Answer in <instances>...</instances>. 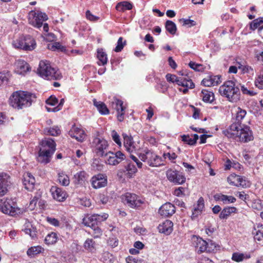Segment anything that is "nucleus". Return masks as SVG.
Returning <instances> with one entry per match:
<instances>
[{"mask_svg":"<svg viewBox=\"0 0 263 263\" xmlns=\"http://www.w3.org/2000/svg\"><path fill=\"white\" fill-rule=\"evenodd\" d=\"M223 133L228 138L240 142H248L253 139L252 133L250 128L238 123L232 124L228 129L223 130Z\"/></svg>","mask_w":263,"mask_h":263,"instance_id":"1","label":"nucleus"},{"mask_svg":"<svg viewBox=\"0 0 263 263\" xmlns=\"http://www.w3.org/2000/svg\"><path fill=\"white\" fill-rule=\"evenodd\" d=\"M34 96L25 91H16L9 98V104L17 109H23L31 105L32 98Z\"/></svg>","mask_w":263,"mask_h":263,"instance_id":"2","label":"nucleus"},{"mask_svg":"<svg viewBox=\"0 0 263 263\" xmlns=\"http://www.w3.org/2000/svg\"><path fill=\"white\" fill-rule=\"evenodd\" d=\"M41 145L37 159L40 163L47 164L50 162L55 151L56 144L52 139H45L42 141Z\"/></svg>","mask_w":263,"mask_h":263,"instance_id":"3","label":"nucleus"},{"mask_svg":"<svg viewBox=\"0 0 263 263\" xmlns=\"http://www.w3.org/2000/svg\"><path fill=\"white\" fill-rule=\"evenodd\" d=\"M37 73L43 78L48 80H58L62 78L60 71L52 67L50 62L47 60L40 61Z\"/></svg>","mask_w":263,"mask_h":263,"instance_id":"4","label":"nucleus"},{"mask_svg":"<svg viewBox=\"0 0 263 263\" xmlns=\"http://www.w3.org/2000/svg\"><path fill=\"white\" fill-rule=\"evenodd\" d=\"M220 94L231 102H237L240 99V91L233 81H226L219 88Z\"/></svg>","mask_w":263,"mask_h":263,"instance_id":"5","label":"nucleus"},{"mask_svg":"<svg viewBox=\"0 0 263 263\" xmlns=\"http://www.w3.org/2000/svg\"><path fill=\"white\" fill-rule=\"evenodd\" d=\"M139 157L141 160L152 167H158L164 164L162 158L147 148H145L140 152Z\"/></svg>","mask_w":263,"mask_h":263,"instance_id":"6","label":"nucleus"},{"mask_svg":"<svg viewBox=\"0 0 263 263\" xmlns=\"http://www.w3.org/2000/svg\"><path fill=\"white\" fill-rule=\"evenodd\" d=\"M0 211L4 214L15 216L23 213L24 210L18 208L16 202L11 198H3L0 200Z\"/></svg>","mask_w":263,"mask_h":263,"instance_id":"7","label":"nucleus"},{"mask_svg":"<svg viewBox=\"0 0 263 263\" xmlns=\"http://www.w3.org/2000/svg\"><path fill=\"white\" fill-rule=\"evenodd\" d=\"M92 147L97 155L103 157L107 151L108 144L107 141L103 138L96 137L92 142Z\"/></svg>","mask_w":263,"mask_h":263,"instance_id":"8","label":"nucleus"},{"mask_svg":"<svg viewBox=\"0 0 263 263\" xmlns=\"http://www.w3.org/2000/svg\"><path fill=\"white\" fill-rule=\"evenodd\" d=\"M108 217V214L106 213L87 215L83 219L82 223L85 226L93 228L97 226L98 223L106 220Z\"/></svg>","mask_w":263,"mask_h":263,"instance_id":"9","label":"nucleus"},{"mask_svg":"<svg viewBox=\"0 0 263 263\" xmlns=\"http://www.w3.org/2000/svg\"><path fill=\"white\" fill-rule=\"evenodd\" d=\"M48 20L47 15L42 12L31 11L29 14V24L36 28H40L43 23Z\"/></svg>","mask_w":263,"mask_h":263,"instance_id":"10","label":"nucleus"},{"mask_svg":"<svg viewBox=\"0 0 263 263\" xmlns=\"http://www.w3.org/2000/svg\"><path fill=\"white\" fill-rule=\"evenodd\" d=\"M103 157L105 158V163L111 165H116L125 159V155L121 151L116 153L108 151Z\"/></svg>","mask_w":263,"mask_h":263,"instance_id":"11","label":"nucleus"},{"mask_svg":"<svg viewBox=\"0 0 263 263\" xmlns=\"http://www.w3.org/2000/svg\"><path fill=\"white\" fill-rule=\"evenodd\" d=\"M123 202L132 208L139 207L143 201L136 194L131 193H126L122 196Z\"/></svg>","mask_w":263,"mask_h":263,"instance_id":"12","label":"nucleus"},{"mask_svg":"<svg viewBox=\"0 0 263 263\" xmlns=\"http://www.w3.org/2000/svg\"><path fill=\"white\" fill-rule=\"evenodd\" d=\"M122 136L124 139V146L127 152L130 154L136 153L140 149L139 143L134 141L131 136L126 134H123Z\"/></svg>","mask_w":263,"mask_h":263,"instance_id":"13","label":"nucleus"},{"mask_svg":"<svg viewBox=\"0 0 263 263\" xmlns=\"http://www.w3.org/2000/svg\"><path fill=\"white\" fill-rule=\"evenodd\" d=\"M123 104V101L116 97L113 98L110 103L111 108L116 110L118 120L120 122L123 120L125 114V107Z\"/></svg>","mask_w":263,"mask_h":263,"instance_id":"14","label":"nucleus"},{"mask_svg":"<svg viewBox=\"0 0 263 263\" xmlns=\"http://www.w3.org/2000/svg\"><path fill=\"white\" fill-rule=\"evenodd\" d=\"M167 179L175 184H182L185 181V177L182 173L173 170H168L166 173Z\"/></svg>","mask_w":263,"mask_h":263,"instance_id":"15","label":"nucleus"},{"mask_svg":"<svg viewBox=\"0 0 263 263\" xmlns=\"http://www.w3.org/2000/svg\"><path fill=\"white\" fill-rule=\"evenodd\" d=\"M228 181L230 184L237 186L247 187L250 186V182L245 178L239 175H231L228 178Z\"/></svg>","mask_w":263,"mask_h":263,"instance_id":"16","label":"nucleus"},{"mask_svg":"<svg viewBox=\"0 0 263 263\" xmlns=\"http://www.w3.org/2000/svg\"><path fill=\"white\" fill-rule=\"evenodd\" d=\"M192 239L193 244L198 253L206 252L208 246L205 240L197 236H193Z\"/></svg>","mask_w":263,"mask_h":263,"instance_id":"17","label":"nucleus"},{"mask_svg":"<svg viewBox=\"0 0 263 263\" xmlns=\"http://www.w3.org/2000/svg\"><path fill=\"white\" fill-rule=\"evenodd\" d=\"M91 181V185L94 189L104 187L107 183L106 176L101 174L92 177Z\"/></svg>","mask_w":263,"mask_h":263,"instance_id":"18","label":"nucleus"},{"mask_svg":"<svg viewBox=\"0 0 263 263\" xmlns=\"http://www.w3.org/2000/svg\"><path fill=\"white\" fill-rule=\"evenodd\" d=\"M10 183V176L6 173L0 174V196L5 195L7 191V187Z\"/></svg>","mask_w":263,"mask_h":263,"instance_id":"19","label":"nucleus"},{"mask_svg":"<svg viewBox=\"0 0 263 263\" xmlns=\"http://www.w3.org/2000/svg\"><path fill=\"white\" fill-rule=\"evenodd\" d=\"M175 211V206L170 202H166L159 208V213L162 216L169 217L172 216Z\"/></svg>","mask_w":263,"mask_h":263,"instance_id":"20","label":"nucleus"},{"mask_svg":"<svg viewBox=\"0 0 263 263\" xmlns=\"http://www.w3.org/2000/svg\"><path fill=\"white\" fill-rule=\"evenodd\" d=\"M69 136L75 138L77 141L82 142L84 140L86 137V135L84 131L76 126H72L70 130L69 131Z\"/></svg>","mask_w":263,"mask_h":263,"instance_id":"21","label":"nucleus"},{"mask_svg":"<svg viewBox=\"0 0 263 263\" xmlns=\"http://www.w3.org/2000/svg\"><path fill=\"white\" fill-rule=\"evenodd\" d=\"M50 192L53 198L57 201H63L66 198V193L58 186H52Z\"/></svg>","mask_w":263,"mask_h":263,"instance_id":"22","label":"nucleus"},{"mask_svg":"<svg viewBox=\"0 0 263 263\" xmlns=\"http://www.w3.org/2000/svg\"><path fill=\"white\" fill-rule=\"evenodd\" d=\"M35 182V178L31 173L27 172L24 174L23 184L27 190L32 191L34 189Z\"/></svg>","mask_w":263,"mask_h":263,"instance_id":"23","label":"nucleus"},{"mask_svg":"<svg viewBox=\"0 0 263 263\" xmlns=\"http://www.w3.org/2000/svg\"><path fill=\"white\" fill-rule=\"evenodd\" d=\"M158 229L160 233L169 235L173 230V223L171 220H166L160 223Z\"/></svg>","mask_w":263,"mask_h":263,"instance_id":"24","label":"nucleus"},{"mask_svg":"<svg viewBox=\"0 0 263 263\" xmlns=\"http://www.w3.org/2000/svg\"><path fill=\"white\" fill-rule=\"evenodd\" d=\"M29 70V66L25 61L18 60L15 63V71L17 73L23 74Z\"/></svg>","mask_w":263,"mask_h":263,"instance_id":"25","label":"nucleus"},{"mask_svg":"<svg viewBox=\"0 0 263 263\" xmlns=\"http://www.w3.org/2000/svg\"><path fill=\"white\" fill-rule=\"evenodd\" d=\"M204 208V203L203 198L202 197H200L197 201V205L194 208L192 211L191 218L192 219H195L199 215L202 213Z\"/></svg>","mask_w":263,"mask_h":263,"instance_id":"26","label":"nucleus"},{"mask_svg":"<svg viewBox=\"0 0 263 263\" xmlns=\"http://www.w3.org/2000/svg\"><path fill=\"white\" fill-rule=\"evenodd\" d=\"M214 199L216 201H221L223 203L227 204L234 203L236 201V198L231 196H227L221 194H216L214 196Z\"/></svg>","mask_w":263,"mask_h":263,"instance_id":"27","label":"nucleus"},{"mask_svg":"<svg viewBox=\"0 0 263 263\" xmlns=\"http://www.w3.org/2000/svg\"><path fill=\"white\" fill-rule=\"evenodd\" d=\"M25 50L30 51L35 49L36 43L34 39L30 35H25L24 41Z\"/></svg>","mask_w":263,"mask_h":263,"instance_id":"28","label":"nucleus"},{"mask_svg":"<svg viewBox=\"0 0 263 263\" xmlns=\"http://www.w3.org/2000/svg\"><path fill=\"white\" fill-rule=\"evenodd\" d=\"M200 97L202 98L203 101L206 103H211L214 100V93L206 89H203L201 91Z\"/></svg>","mask_w":263,"mask_h":263,"instance_id":"29","label":"nucleus"},{"mask_svg":"<svg viewBox=\"0 0 263 263\" xmlns=\"http://www.w3.org/2000/svg\"><path fill=\"white\" fill-rule=\"evenodd\" d=\"M93 105L97 107V109L102 115H107L109 114V109L107 107L105 103L100 101H97L96 99H93Z\"/></svg>","mask_w":263,"mask_h":263,"instance_id":"30","label":"nucleus"},{"mask_svg":"<svg viewBox=\"0 0 263 263\" xmlns=\"http://www.w3.org/2000/svg\"><path fill=\"white\" fill-rule=\"evenodd\" d=\"M44 133L47 135L57 136L61 134V131L59 126H53V127L44 128Z\"/></svg>","mask_w":263,"mask_h":263,"instance_id":"31","label":"nucleus"},{"mask_svg":"<svg viewBox=\"0 0 263 263\" xmlns=\"http://www.w3.org/2000/svg\"><path fill=\"white\" fill-rule=\"evenodd\" d=\"M250 26L251 30H254L258 29V31H260L263 29V17H258L253 20Z\"/></svg>","mask_w":263,"mask_h":263,"instance_id":"32","label":"nucleus"},{"mask_svg":"<svg viewBox=\"0 0 263 263\" xmlns=\"http://www.w3.org/2000/svg\"><path fill=\"white\" fill-rule=\"evenodd\" d=\"M178 85L189 88L190 89H193L195 87V84L192 80L189 78H180Z\"/></svg>","mask_w":263,"mask_h":263,"instance_id":"33","label":"nucleus"},{"mask_svg":"<svg viewBox=\"0 0 263 263\" xmlns=\"http://www.w3.org/2000/svg\"><path fill=\"white\" fill-rule=\"evenodd\" d=\"M236 208L235 207H227L224 208L220 212L219 218L220 219L227 218L231 214L235 213Z\"/></svg>","mask_w":263,"mask_h":263,"instance_id":"34","label":"nucleus"},{"mask_svg":"<svg viewBox=\"0 0 263 263\" xmlns=\"http://www.w3.org/2000/svg\"><path fill=\"white\" fill-rule=\"evenodd\" d=\"M250 258V255L247 254L240 253L238 252H235L232 254V259L236 262H240L244 259H249Z\"/></svg>","mask_w":263,"mask_h":263,"instance_id":"35","label":"nucleus"},{"mask_svg":"<svg viewBox=\"0 0 263 263\" xmlns=\"http://www.w3.org/2000/svg\"><path fill=\"white\" fill-rule=\"evenodd\" d=\"M58 239L57 234L54 232H51L46 236L45 241L47 245H53L57 242Z\"/></svg>","mask_w":263,"mask_h":263,"instance_id":"36","label":"nucleus"},{"mask_svg":"<svg viewBox=\"0 0 263 263\" xmlns=\"http://www.w3.org/2000/svg\"><path fill=\"white\" fill-rule=\"evenodd\" d=\"M97 58L102 65H105L107 62V57L106 53L104 52L102 49H99L97 51ZM100 65V63H99Z\"/></svg>","mask_w":263,"mask_h":263,"instance_id":"37","label":"nucleus"},{"mask_svg":"<svg viewBox=\"0 0 263 263\" xmlns=\"http://www.w3.org/2000/svg\"><path fill=\"white\" fill-rule=\"evenodd\" d=\"M133 8L132 4L128 2H123L118 3L116 8L118 11H123L125 10H131Z\"/></svg>","mask_w":263,"mask_h":263,"instance_id":"38","label":"nucleus"},{"mask_svg":"<svg viewBox=\"0 0 263 263\" xmlns=\"http://www.w3.org/2000/svg\"><path fill=\"white\" fill-rule=\"evenodd\" d=\"M43 250L44 249L41 246H34L29 248L27 251V254L29 256L33 257L39 253H41Z\"/></svg>","mask_w":263,"mask_h":263,"instance_id":"39","label":"nucleus"},{"mask_svg":"<svg viewBox=\"0 0 263 263\" xmlns=\"http://www.w3.org/2000/svg\"><path fill=\"white\" fill-rule=\"evenodd\" d=\"M58 181L63 186H67L70 183L69 177L63 172L59 173Z\"/></svg>","mask_w":263,"mask_h":263,"instance_id":"40","label":"nucleus"},{"mask_svg":"<svg viewBox=\"0 0 263 263\" xmlns=\"http://www.w3.org/2000/svg\"><path fill=\"white\" fill-rule=\"evenodd\" d=\"M236 112V122L234 123L241 124V121L246 116L247 112L245 110L242 109L240 107H238L237 108Z\"/></svg>","mask_w":263,"mask_h":263,"instance_id":"41","label":"nucleus"},{"mask_svg":"<svg viewBox=\"0 0 263 263\" xmlns=\"http://www.w3.org/2000/svg\"><path fill=\"white\" fill-rule=\"evenodd\" d=\"M25 36H22L14 40L13 42V46L15 48L21 49L25 50L24 41Z\"/></svg>","mask_w":263,"mask_h":263,"instance_id":"42","label":"nucleus"},{"mask_svg":"<svg viewBox=\"0 0 263 263\" xmlns=\"http://www.w3.org/2000/svg\"><path fill=\"white\" fill-rule=\"evenodd\" d=\"M85 175L86 173L84 171L77 173L74 176L75 183L82 184L85 181Z\"/></svg>","mask_w":263,"mask_h":263,"instance_id":"43","label":"nucleus"},{"mask_svg":"<svg viewBox=\"0 0 263 263\" xmlns=\"http://www.w3.org/2000/svg\"><path fill=\"white\" fill-rule=\"evenodd\" d=\"M165 28L166 30L172 34L176 33L177 28L175 24L171 21H167L165 23Z\"/></svg>","mask_w":263,"mask_h":263,"instance_id":"44","label":"nucleus"},{"mask_svg":"<svg viewBox=\"0 0 263 263\" xmlns=\"http://www.w3.org/2000/svg\"><path fill=\"white\" fill-rule=\"evenodd\" d=\"M41 192L38 191L35 193L33 199L30 202L29 208L31 210H33L35 208L37 201L41 198Z\"/></svg>","mask_w":263,"mask_h":263,"instance_id":"45","label":"nucleus"},{"mask_svg":"<svg viewBox=\"0 0 263 263\" xmlns=\"http://www.w3.org/2000/svg\"><path fill=\"white\" fill-rule=\"evenodd\" d=\"M91 231L89 232V233L95 238H100L102 235V231L97 226L91 228Z\"/></svg>","mask_w":263,"mask_h":263,"instance_id":"46","label":"nucleus"},{"mask_svg":"<svg viewBox=\"0 0 263 263\" xmlns=\"http://www.w3.org/2000/svg\"><path fill=\"white\" fill-rule=\"evenodd\" d=\"M238 67L241 69L243 73H248L251 74H254V71L253 68L249 65H242L238 63Z\"/></svg>","mask_w":263,"mask_h":263,"instance_id":"47","label":"nucleus"},{"mask_svg":"<svg viewBox=\"0 0 263 263\" xmlns=\"http://www.w3.org/2000/svg\"><path fill=\"white\" fill-rule=\"evenodd\" d=\"M84 247L88 251H92L95 249V241L92 239H87L84 243Z\"/></svg>","mask_w":263,"mask_h":263,"instance_id":"48","label":"nucleus"},{"mask_svg":"<svg viewBox=\"0 0 263 263\" xmlns=\"http://www.w3.org/2000/svg\"><path fill=\"white\" fill-rule=\"evenodd\" d=\"M126 170L127 171V175L129 177H131L133 174L137 172V168L135 166L130 163H128L126 167Z\"/></svg>","mask_w":263,"mask_h":263,"instance_id":"49","label":"nucleus"},{"mask_svg":"<svg viewBox=\"0 0 263 263\" xmlns=\"http://www.w3.org/2000/svg\"><path fill=\"white\" fill-rule=\"evenodd\" d=\"M125 41H123L122 37H119L117 42V45L116 48H115L114 51L117 52L121 51L123 49L124 46H125Z\"/></svg>","mask_w":263,"mask_h":263,"instance_id":"50","label":"nucleus"},{"mask_svg":"<svg viewBox=\"0 0 263 263\" xmlns=\"http://www.w3.org/2000/svg\"><path fill=\"white\" fill-rule=\"evenodd\" d=\"M166 79L167 81L172 83H176L178 85L180 78L177 77L176 75L168 73L166 75Z\"/></svg>","mask_w":263,"mask_h":263,"instance_id":"51","label":"nucleus"},{"mask_svg":"<svg viewBox=\"0 0 263 263\" xmlns=\"http://www.w3.org/2000/svg\"><path fill=\"white\" fill-rule=\"evenodd\" d=\"M255 85L260 89H263V73L259 74L255 81Z\"/></svg>","mask_w":263,"mask_h":263,"instance_id":"52","label":"nucleus"},{"mask_svg":"<svg viewBox=\"0 0 263 263\" xmlns=\"http://www.w3.org/2000/svg\"><path fill=\"white\" fill-rule=\"evenodd\" d=\"M252 233L254 235V238L257 240H260L263 238V231L254 229Z\"/></svg>","mask_w":263,"mask_h":263,"instance_id":"53","label":"nucleus"},{"mask_svg":"<svg viewBox=\"0 0 263 263\" xmlns=\"http://www.w3.org/2000/svg\"><path fill=\"white\" fill-rule=\"evenodd\" d=\"M111 137L114 142L116 143L118 145L121 146L122 143L120 140V136L115 130L112 131Z\"/></svg>","mask_w":263,"mask_h":263,"instance_id":"54","label":"nucleus"},{"mask_svg":"<svg viewBox=\"0 0 263 263\" xmlns=\"http://www.w3.org/2000/svg\"><path fill=\"white\" fill-rule=\"evenodd\" d=\"M182 140L190 145H193L195 144V141H193L192 138H191L189 135H182L181 136Z\"/></svg>","mask_w":263,"mask_h":263,"instance_id":"55","label":"nucleus"},{"mask_svg":"<svg viewBox=\"0 0 263 263\" xmlns=\"http://www.w3.org/2000/svg\"><path fill=\"white\" fill-rule=\"evenodd\" d=\"M210 78L213 86L217 85L221 82V76L219 75L210 76Z\"/></svg>","mask_w":263,"mask_h":263,"instance_id":"56","label":"nucleus"},{"mask_svg":"<svg viewBox=\"0 0 263 263\" xmlns=\"http://www.w3.org/2000/svg\"><path fill=\"white\" fill-rule=\"evenodd\" d=\"M226 169L229 170L231 167H234L236 168H240V165L238 163H232L231 161L228 159L226 162L225 164Z\"/></svg>","mask_w":263,"mask_h":263,"instance_id":"57","label":"nucleus"},{"mask_svg":"<svg viewBox=\"0 0 263 263\" xmlns=\"http://www.w3.org/2000/svg\"><path fill=\"white\" fill-rule=\"evenodd\" d=\"M27 227H28V226H27ZM24 232L26 234H29L32 238L36 237V231L34 228H26L24 229Z\"/></svg>","mask_w":263,"mask_h":263,"instance_id":"58","label":"nucleus"},{"mask_svg":"<svg viewBox=\"0 0 263 263\" xmlns=\"http://www.w3.org/2000/svg\"><path fill=\"white\" fill-rule=\"evenodd\" d=\"M9 73L8 72H0V85L8 80Z\"/></svg>","mask_w":263,"mask_h":263,"instance_id":"59","label":"nucleus"},{"mask_svg":"<svg viewBox=\"0 0 263 263\" xmlns=\"http://www.w3.org/2000/svg\"><path fill=\"white\" fill-rule=\"evenodd\" d=\"M180 22H182L183 23V26H188L189 27H192L194 25H195L196 23L195 22L191 20L190 19H181L180 20Z\"/></svg>","mask_w":263,"mask_h":263,"instance_id":"60","label":"nucleus"},{"mask_svg":"<svg viewBox=\"0 0 263 263\" xmlns=\"http://www.w3.org/2000/svg\"><path fill=\"white\" fill-rule=\"evenodd\" d=\"M207 252H211L214 251L216 247V243L212 240H209V242H207Z\"/></svg>","mask_w":263,"mask_h":263,"instance_id":"61","label":"nucleus"},{"mask_svg":"<svg viewBox=\"0 0 263 263\" xmlns=\"http://www.w3.org/2000/svg\"><path fill=\"white\" fill-rule=\"evenodd\" d=\"M86 16L88 20L93 22L98 21L99 18V17L93 15L92 14H91L89 10L86 11Z\"/></svg>","mask_w":263,"mask_h":263,"instance_id":"62","label":"nucleus"},{"mask_svg":"<svg viewBox=\"0 0 263 263\" xmlns=\"http://www.w3.org/2000/svg\"><path fill=\"white\" fill-rule=\"evenodd\" d=\"M108 244L112 248L118 245V240L117 238H109L108 240Z\"/></svg>","mask_w":263,"mask_h":263,"instance_id":"63","label":"nucleus"},{"mask_svg":"<svg viewBox=\"0 0 263 263\" xmlns=\"http://www.w3.org/2000/svg\"><path fill=\"white\" fill-rule=\"evenodd\" d=\"M255 54L257 60L261 62L263 64V49L261 50H256Z\"/></svg>","mask_w":263,"mask_h":263,"instance_id":"64","label":"nucleus"}]
</instances>
